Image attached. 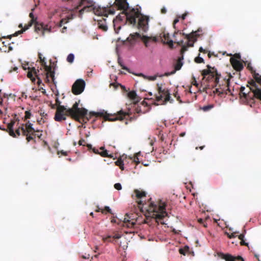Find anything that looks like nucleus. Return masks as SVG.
Listing matches in <instances>:
<instances>
[{
    "label": "nucleus",
    "instance_id": "obj_14",
    "mask_svg": "<svg viewBox=\"0 0 261 261\" xmlns=\"http://www.w3.org/2000/svg\"><path fill=\"white\" fill-rule=\"evenodd\" d=\"M109 5L111 8H116L117 10L127 11L130 9L127 0H115L113 3H109Z\"/></svg>",
    "mask_w": 261,
    "mask_h": 261
},
{
    "label": "nucleus",
    "instance_id": "obj_28",
    "mask_svg": "<svg viewBox=\"0 0 261 261\" xmlns=\"http://www.w3.org/2000/svg\"><path fill=\"white\" fill-rule=\"evenodd\" d=\"M163 37L164 40L166 41V43L168 44L171 47L173 46V41L169 39V35L168 33H164L163 35Z\"/></svg>",
    "mask_w": 261,
    "mask_h": 261
},
{
    "label": "nucleus",
    "instance_id": "obj_29",
    "mask_svg": "<svg viewBox=\"0 0 261 261\" xmlns=\"http://www.w3.org/2000/svg\"><path fill=\"white\" fill-rule=\"evenodd\" d=\"M139 75L140 76H142L144 79H145L146 80H148L149 81H155L156 79L157 76H158L157 75H155L153 76H147V75L143 74V73H140L139 74Z\"/></svg>",
    "mask_w": 261,
    "mask_h": 261
},
{
    "label": "nucleus",
    "instance_id": "obj_17",
    "mask_svg": "<svg viewBox=\"0 0 261 261\" xmlns=\"http://www.w3.org/2000/svg\"><path fill=\"white\" fill-rule=\"evenodd\" d=\"M34 10V9H32V12L29 14V17L31 18L28 24H25L23 28H22V24H20L18 27L19 28H22V29L15 33L13 35V36H17L18 35L22 33L23 32L29 29L33 25V24L37 21V17H35L34 16L33 13V11Z\"/></svg>",
    "mask_w": 261,
    "mask_h": 261
},
{
    "label": "nucleus",
    "instance_id": "obj_24",
    "mask_svg": "<svg viewBox=\"0 0 261 261\" xmlns=\"http://www.w3.org/2000/svg\"><path fill=\"white\" fill-rule=\"evenodd\" d=\"M39 112L41 118H40V119L37 120V122L39 124H41L46 122V120L47 119L48 115L47 114L45 113L44 111H42V110H40Z\"/></svg>",
    "mask_w": 261,
    "mask_h": 261
},
{
    "label": "nucleus",
    "instance_id": "obj_9",
    "mask_svg": "<svg viewBox=\"0 0 261 261\" xmlns=\"http://www.w3.org/2000/svg\"><path fill=\"white\" fill-rule=\"evenodd\" d=\"M157 90L159 95H155V100L157 102H161V104H164L170 100V94L167 89H163L161 85L157 84Z\"/></svg>",
    "mask_w": 261,
    "mask_h": 261
},
{
    "label": "nucleus",
    "instance_id": "obj_54",
    "mask_svg": "<svg viewBox=\"0 0 261 261\" xmlns=\"http://www.w3.org/2000/svg\"><path fill=\"white\" fill-rule=\"evenodd\" d=\"M187 15H188V13H185L184 14H183L181 15V19H182V20H184V19L186 18V16H187Z\"/></svg>",
    "mask_w": 261,
    "mask_h": 261
},
{
    "label": "nucleus",
    "instance_id": "obj_51",
    "mask_svg": "<svg viewBox=\"0 0 261 261\" xmlns=\"http://www.w3.org/2000/svg\"><path fill=\"white\" fill-rule=\"evenodd\" d=\"M93 152L96 154H99L100 152L97 149H96L95 148H93L92 150Z\"/></svg>",
    "mask_w": 261,
    "mask_h": 261
},
{
    "label": "nucleus",
    "instance_id": "obj_38",
    "mask_svg": "<svg viewBox=\"0 0 261 261\" xmlns=\"http://www.w3.org/2000/svg\"><path fill=\"white\" fill-rule=\"evenodd\" d=\"M213 107V106L212 105H207V106L203 107L202 108V110L203 111L206 112V111H208L210 110H211Z\"/></svg>",
    "mask_w": 261,
    "mask_h": 261
},
{
    "label": "nucleus",
    "instance_id": "obj_3",
    "mask_svg": "<svg viewBox=\"0 0 261 261\" xmlns=\"http://www.w3.org/2000/svg\"><path fill=\"white\" fill-rule=\"evenodd\" d=\"M247 87H249L251 91L245 92V87L241 86L240 88V95L241 98H244L247 103L252 107L255 103V98L261 100V85L256 83L253 80L248 82Z\"/></svg>",
    "mask_w": 261,
    "mask_h": 261
},
{
    "label": "nucleus",
    "instance_id": "obj_27",
    "mask_svg": "<svg viewBox=\"0 0 261 261\" xmlns=\"http://www.w3.org/2000/svg\"><path fill=\"white\" fill-rule=\"evenodd\" d=\"M104 147H101L99 149L101 150L99 154L102 157H109L112 158L113 157V154H109L108 151L107 150H105Z\"/></svg>",
    "mask_w": 261,
    "mask_h": 261
},
{
    "label": "nucleus",
    "instance_id": "obj_16",
    "mask_svg": "<svg viewBox=\"0 0 261 261\" xmlns=\"http://www.w3.org/2000/svg\"><path fill=\"white\" fill-rule=\"evenodd\" d=\"M85 86L84 80H77L72 86V92L75 95H79L83 92Z\"/></svg>",
    "mask_w": 261,
    "mask_h": 261
},
{
    "label": "nucleus",
    "instance_id": "obj_18",
    "mask_svg": "<svg viewBox=\"0 0 261 261\" xmlns=\"http://www.w3.org/2000/svg\"><path fill=\"white\" fill-rule=\"evenodd\" d=\"M184 60V56H181L180 57H179L178 60H177V62H176V64L175 65L174 70H173L171 72H166L164 74V75L166 76H168L170 75L171 74H174L176 71L180 70V68H181L182 65H183V62H182V60Z\"/></svg>",
    "mask_w": 261,
    "mask_h": 261
},
{
    "label": "nucleus",
    "instance_id": "obj_55",
    "mask_svg": "<svg viewBox=\"0 0 261 261\" xmlns=\"http://www.w3.org/2000/svg\"><path fill=\"white\" fill-rule=\"evenodd\" d=\"M244 235L243 234H241L239 236V239L241 241L244 240Z\"/></svg>",
    "mask_w": 261,
    "mask_h": 261
},
{
    "label": "nucleus",
    "instance_id": "obj_35",
    "mask_svg": "<svg viewBox=\"0 0 261 261\" xmlns=\"http://www.w3.org/2000/svg\"><path fill=\"white\" fill-rule=\"evenodd\" d=\"M41 73H39L38 74H36V78L37 79V84L38 86L42 84V80L41 79Z\"/></svg>",
    "mask_w": 261,
    "mask_h": 261
},
{
    "label": "nucleus",
    "instance_id": "obj_46",
    "mask_svg": "<svg viewBox=\"0 0 261 261\" xmlns=\"http://www.w3.org/2000/svg\"><path fill=\"white\" fill-rule=\"evenodd\" d=\"M85 143V140L82 139L79 141V144L80 145H83L85 146V144H84Z\"/></svg>",
    "mask_w": 261,
    "mask_h": 261
},
{
    "label": "nucleus",
    "instance_id": "obj_47",
    "mask_svg": "<svg viewBox=\"0 0 261 261\" xmlns=\"http://www.w3.org/2000/svg\"><path fill=\"white\" fill-rule=\"evenodd\" d=\"M121 236L118 233L115 234L114 236L112 237V238L114 239H118L121 238Z\"/></svg>",
    "mask_w": 261,
    "mask_h": 261
},
{
    "label": "nucleus",
    "instance_id": "obj_15",
    "mask_svg": "<svg viewBox=\"0 0 261 261\" xmlns=\"http://www.w3.org/2000/svg\"><path fill=\"white\" fill-rule=\"evenodd\" d=\"M116 9L111 8L110 5H108L107 7H98L96 9H94L95 13L97 15L103 16L108 17L109 14H114Z\"/></svg>",
    "mask_w": 261,
    "mask_h": 261
},
{
    "label": "nucleus",
    "instance_id": "obj_6",
    "mask_svg": "<svg viewBox=\"0 0 261 261\" xmlns=\"http://www.w3.org/2000/svg\"><path fill=\"white\" fill-rule=\"evenodd\" d=\"M207 69H204L201 72L203 79H205L208 82H213L215 86H217L219 83V79L221 75L219 74L215 67H211L207 65Z\"/></svg>",
    "mask_w": 261,
    "mask_h": 261
},
{
    "label": "nucleus",
    "instance_id": "obj_64",
    "mask_svg": "<svg viewBox=\"0 0 261 261\" xmlns=\"http://www.w3.org/2000/svg\"><path fill=\"white\" fill-rule=\"evenodd\" d=\"M8 44L9 45V46L8 47V51L12 50H13L12 47L10 46V43H9Z\"/></svg>",
    "mask_w": 261,
    "mask_h": 261
},
{
    "label": "nucleus",
    "instance_id": "obj_30",
    "mask_svg": "<svg viewBox=\"0 0 261 261\" xmlns=\"http://www.w3.org/2000/svg\"><path fill=\"white\" fill-rule=\"evenodd\" d=\"M127 94H128V97L131 99L135 100L137 98V94H136V92L134 91H132L129 92Z\"/></svg>",
    "mask_w": 261,
    "mask_h": 261
},
{
    "label": "nucleus",
    "instance_id": "obj_12",
    "mask_svg": "<svg viewBox=\"0 0 261 261\" xmlns=\"http://www.w3.org/2000/svg\"><path fill=\"white\" fill-rule=\"evenodd\" d=\"M43 67V73H41V75L44 77V80L46 83H50V80L53 83L55 84V71L52 70L50 66L45 65Z\"/></svg>",
    "mask_w": 261,
    "mask_h": 261
},
{
    "label": "nucleus",
    "instance_id": "obj_1",
    "mask_svg": "<svg viewBox=\"0 0 261 261\" xmlns=\"http://www.w3.org/2000/svg\"><path fill=\"white\" fill-rule=\"evenodd\" d=\"M56 112L54 119L57 122H61L66 119V116H70L74 120L81 122V120L86 123L91 118V116L96 117H102L105 120L114 121L116 120H122L126 116H128L126 112L120 110L113 114L107 113L103 111L100 112H90L88 114V111L85 108H79V102H75L72 108L67 109L64 106H61V101L58 97L56 98Z\"/></svg>",
    "mask_w": 261,
    "mask_h": 261
},
{
    "label": "nucleus",
    "instance_id": "obj_5",
    "mask_svg": "<svg viewBox=\"0 0 261 261\" xmlns=\"http://www.w3.org/2000/svg\"><path fill=\"white\" fill-rule=\"evenodd\" d=\"M145 215L146 219L154 218L157 222H159L167 216L168 214L166 212L164 204L158 205L153 202H150Z\"/></svg>",
    "mask_w": 261,
    "mask_h": 261
},
{
    "label": "nucleus",
    "instance_id": "obj_34",
    "mask_svg": "<svg viewBox=\"0 0 261 261\" xmlns=\"http://www.w3.org/2000/svg\"><path fill=\"white\" fill-rule=\"evenodd\" d=\"M188 47H189V46L187 44H184V45H182V46L181 47V49L180 50V56H184V53L188 50Z\"/></svg>",
    "mask_w": 261,
    "mask_h": 261
},
{
    "label": "nucleus",
    "instance_id": "obj_21",
    "mask_svg": "<svg viewBox=\"0 0 261 261\" xmlns=\"http://www.w3.org/2000/svg\"><path fill=\"white\" fill-rule=\"evenodd\" d=\"M230 62L233 68L237 71H240L242 70L244 68L243 63L237 59L231 58L230 59Z\"/></svg>",
    "mask_w": 261,
    "mask_h": 261
},
{
    "label": "nucleus",
    "instance_id": "obj_42",
    "mask_svg": "<svg viewBox=\"0 0 261 261\" xmlns=\"http://www.w3.org/2000/svg\"><path fill=\"white\" fill-rule=\"evenodd\" d=\"M116 165L120 167L121 165H124L122 160L121 159H118L115 162Z\"/></svg>",
    "mask_w": 261,
    "mask_h": 261
},
{
    "label": "nucleus",
    "instance_id": "obj_33",
    "mask_svg": "<svg viewBox=\"0 0 261 261\" xmlns=\"http://www.w3.org/2000/svg\"><path fill=\"white\" fill-rule=\"evenodd\" d=\"M74 59V56L72 54H70L68 55L67 58V61L68 62L70 63H72Z\"/></svg>",
    "mask_w": 261,
    "mask_h": 261
},
{
    "label": "nucleus",
    "instance_id": "obj_22",
    "mask_svg": "<svg viewBox=\"0 0 261 261\" xmlns=\"http://www.w3.org/2000/svg\"><path fill=\"white\" fill-rule=\"evenodd\" d=\"M39 73V70L36 69L35 67H32V68H29V70L27 73V76L33 83H35L36 78L34 76V75L36 77V74H38Z\"/></svg>",
    "mask_w": 261,
    "mask_h": 261
},
{
    "label": "nucleus",
    "instance_id": "obj_58",
    "mask_svg": "<svg viewBox=\"0 0 261 261\" xmlns=\"http://www.w3.org/2000/svg\"><path fill=\"white\" fill-rule=\"evenodd\" d=\"M137 202L138 205H143L144 204L143 201L142 200H141L137 201Z\"/></svg>",
    "mask_w": 261,
    "mask_h": 261
},
{
    "label": "nucleus",
    "instance_id": "obj_59",
    "mask_svg": "<svg viewBox=\"0 0 261 261\" xmlns=\"http://www.w3.org/2000/svg\"><path fill=\"white\" fill-rule=\"evenodd\" d=\"M179 21V20L178 18L175 19L173 21V25L175 27V24L177 23Z\"/></svg>",
    "mask_w": 261,
    "mask_h": 261
},
{
    "label": "nucleus",
    "instance_id": "obj_25",
    "mask_svg": "<svg viewBox=\"0 0 261 261\" xmlns=\"http://www.w3.org/2000/svg\"><path fill=\"white\" fill-rule=\"evenodd\" d=\"M134 193L136 194V197L137 199H141L146 197V193L144 191H140L136 189L134 190Z\"/></svg>",
    "mask_w": 261,
    "mask_h": 261
},
{
    "label": "nucleus",
    "instance_id": "obj_50",
    "mask_svg": "<svg viewBox=\"0 0 261 261\" xmlns=\"http://www.w3.org/2000/svg\"><path fill=\"white\" fill-rule=\"evenodd\" d=\"M240 244L241 245L248 246V244L246 243L244 240H241Z\"/></svg>",
    "mask_w": 261,
    "mask_h": 261
},
{
    "label": "nucleus",
    "instance_id": "obj_53",
    "mask_svg": "<svg viewBox=\"0 0 261 261\" xmlns=\"http://www.w3.org/2000/svg\"><path fill=\"white\" fill-rule=\"evenodd\" d=\"M86 146L88 147V150H91V149L93 150V148L92 147V145L89 144H87L86 145Z\"/></svg>",
    "mask_w": 261,
    "mask_h": 261
},
{
    "label": "nucleus",
    "instance_id": "obj_44",
    "mask_svg": "<svg viewBox=\"0 0 261 261\" xmlns=\"http://www.w3.org/2000/svg\"><path fill=\"white\" fill-rule=\"evenodd\" d=\"M40 62L41 63V64L42 67L44 66L45 65H46V62L45 61V58L44 57L41 60H40Z\"/></svg>",
    "mask_w": 261,
    "mask_h": 261
},
{
    "label": "nucleus",
    "instance_id": "obj_63",
    "mask_svg": "<svg viewBox=\"0 0 261 261\" xmlns=\"http://www.w3.org/2000/svg\"><path fill=\"white\" fill-rule=\"evenodd\" d=\"M61 153L62 154H63V155H67V152L66 151H64L63 150H62L61 151Z\"/></svg>",
    "mask_w": 261,
    "mask_h": 261
},
{
    "label": "nucleus",
    "instance_id": "obj_61",
    "mask_svg": "<svg viewBox=\"0 0 261 261\" xmlns=\"http://www.w3.org/2000/svg\"><path fill=\"white\" fill-rule=\"evenodd\" d=\"M87 8H88V7H87ZM86 9H87V7H85L84 8H83L82 9H81V10L80 11V14L83 13Z\"/></svg>",
    "mask_w": 261,
    "mask_h": 261
},
{
    "label": "nucleus",
    "instance_id": "obj_60",
    "mask_svg": "<svg viewBox=\"0 0 261 261\" xmlns=\"http://www.w3.org/2000/svg\"><path fill=\"white\" fill-rule=\"evenodd\" d=\"M38 58L39 59V60H41L43 58L42 57V55L40 53H38Z\"/></svg>",
    "mask_w": 261,
    "mask_h": 261
},
{
    "label": "nucleus",
    "instance_id": "obj_13",
    "mask_svg": "<svg viewBox=\"0 0 261 261\" xmlns=\"http://www.w3.org/2000/svg\"><path fill=\"white\" fill-rule=\"evenodd\" d=\"M229 86V80L224 79L222 81V84H220L219 87L216 89L215 92L219 95L228 94L230 92Z\"/></svg>",
    "mask_w": 261,
    "mask_h": 261
},
{
    "label": "nucleus",
    "instance_id": "obj_49",
    "mask_svg": "<svg viewBox=\"0 0 261 261\" xmlns=\"http://www.w3.org/2000/svg\"><path fill=\"white\" fill-rule=\"evenodd\" d=\"M199 51L200 52V53H206L207 52V51L206 50V49H203L202 47H200L199 49Z\"/></svg>",
    "mask_w": 261,
    "mask_h": 261
},
{
    "label": "nucleus",
    "instance_id": "obj_7",
    "mask_svg": "<svg viewBox=\"0 0 261 261\" xmlns=\"http://www.w3.org/2000/svg\"><path fill=\"white\" fill-rule=\"evenodd\" d=\"M138 38L141 39L146 47L149 46L150 41H152L154 42H156L158 41L156 37H148L146 35L141 36L140 33L136 32L130 34L129 37L127 38L126 41L128 42L130 44L132 45L135 43L136 41Z\"/></svg>",
    "mask_w": 261,
    "mask_h": 261
},
{
    "label": "nucleus",
    "instance_id": "obj_2",
    "mask_svg": "<svg viewBox=\"0 0 261 261\" xmlns=\"http://www.w3.org/2000/svg\"><path fill=\"white\" fill-rule=\"evenodd\" d=\"M15 124L14 120H11V122L7 125L8 132L9 135L13 137H16V136H19L21 135L26 137V140L28 142L31 141H33L35 142V138L36 136L40 138L42 134L37 135L36 132H38L39 130H35V129L32 127L33 124L28 121L27 123L24 124H21L18 128L16 129L15 132H14L13 126Z\"/></svg>",
    "mask_w": 261,
    "mask_h": 261
},
{
    "label": "nucleus",
    "instance_id": "obj_48",
    "mask_svg": "<svg viewBox=\"0 0 261 261\" xmlns=\"http://www.w3.org/2000/svg\"><path fill=\"white\" fill-rule=\"evenodd\" d=\"M67 22H68V21L67 20H65L64 19H61V21H60V26L62 27L63 24L67 23Z\"/></svg>",
    "mask_w": 261,
    "mask_h": 261
},
{
    "label": "nucleus",
    "instance_id": "obj_31",
    "mask_svg": "<svg viewBox=\"0 0 261 261\" xmlns=\"http://www.w3.org/2000/svg\"><path fill=\"white\" fill-rule=\"evenodd\" d=\"M87 2L88 4L90 5H92L93 2L90 0H80L79 5L76 7V9H79L80 7H81L83 5H84V3Z\"/></svg>",
    "mask_w": 261,
    "mask_h": 261
},
{
    "label": "nucleus",
    "instance_id": "obj_11",
    "mask_svg": "<svg viewBox=\"0 0 261 261\" xmlns=\"http://www.w3.org/2000/svg\"><path fill=\"white\" fill-rule=\"evenodd\" d=\"M202 32V29L199 28L196 31H192L191 33L189 34H185L184 33H180L182 36L185 37V38L188 40L187 45L189 47H193L194 43L197 41V37L200 36L199 33Z\"/></svg>",
    "mask_w": 261,
    "mask_h": 261
},
{
    "label": "nucleus",
    "instance_id": "obj_32",
    "mask_svg": "<svg viewBox=\"0 0 261 261\" xmlns=\"http://www.w3.org/2000/svg\"><path fill=\"white\" fill-rule=\"evenodd\" d=\"M118 63L123 69H124L129 72H130L129 69L127 67H126L124 65H123L122 61H121V60L120 58H118Z\"/></svg>",
    "mask_w": 261,
    "mask_h": 261
},
{
    "label": "nucleus",
    "instance_id": "obj_37",
    "mask_svg": "<svg viewBox=\"0 0 261 261\" xmlns=\"http://www.w3.org/2000/svg\"><path fill=\"white\" fill-rule=\"evenodd\" d=\"M31 115L32 114L30 111H26L25 112L24 119L27 120L30 119L31 117Z\"/></svg>",
    "mask_w": 261,
    "mask_h": 261
},
{
    "label": "nucleus",
    "instance_id": "obj_4",
    "mask_svg": "<svg viewBox=\"0 0 261 261\" xmlns=\"http://www.w3.org/2000/svg\"><path fill=\"white\" fill-rule=\"evenodd\" d=\"M139 14H140V11L137 8H131L129 10L122 11L113 20V25L115 33L118 34L121 28V25L117 26V23L119 21L124 20L125 22H128L129 24L136 25V19L139 16Z\"/></svg>",
    "mask_w": 261,
    "mask_h": 261
},
{
    "label": "nucleus",
    "instance_id": "obj_40",
    "mask_svg": "<svg viewBox=\"0 0 261 261\" xmlns=\"http://www.w3.org/2000/svg\"><path fill=\"white\" fill-rule=\"evenodd\" d=\"M198 222L201 224H202L203 225V226L204 227H207V224L205 223V220H204L203 219H202V218H199L198 219Z\"/></svg>",
    "mask_w": 261,
    "mask_h": 261
},
{
    "label": "nucleus",
    "instance_id": "obj_52",
    "mask_svg": "<svg viewBox=\"0 0 261 261\" xmlns=\"http://www.w3.org/2000/svg\"><path fill=\"white\" fill-rule=\"evenodd\" d=\"M184 43V41L183 40H180L179 41H178L177 42V44L179 45V46H181V47L182 46V45H184V44H183Z\"/></svg>",
    "mask_w": 261,
    "mask_h": 261
},
{
    "label": "nucleus",
    "instance_id": "obj_41",
    "mask_svg": "<svg viewBox=\"0 0 261 261\" xmlns=\"http://www.w3.org/2000/svg\"><path fill=\"white\" fill-rule=\"evenodd\" d=\"M105 211H107L109 213H112L111 210L109 206H106L104 208V209L101 210V212L102 213H105Z\"/></svg>",
    "mask_w": 261,
    "mask_h": 261
},
{
    "label": "nucleus",
    "instance_id": "obj_45",
    "mask_svg": "<svg viewBox=\"0 0 261 261\" xmlns=\"http://www.w3.org/2000/svg\"><path fill=\"white\" fill-rule=\"evenodd\" d=\"M112 237L111 236H108L107 237L103 238V240L104 242L108 241L111 242L110 239H111Z\"/></svg>",
    "mask_w": 261,
    "mask_h": 261
},
{
    "label": "nucleus",
    "instance_id": "obj_10",
    "mask_svg": "<svg viewBox=\"0 0 261 261\" xmlns=\"http://www.w3.org/2000/svg\"><path fill=\"white\" fill-rule=\"evenodd\" d=\"M137 18H138V21L137 22H136V25L133 26L137 27L139 30H141L144 33L147 32L149 28V17L141 14L140 12V14Z\"/></svg>",
    "mask_w": 261,
    "mask_h": 261
},
{
    "label": "nucleus",
    "instance_id": "obj_26",
    "mask_svg": "<svg viewBox=\"0 0 261 261\" xmlns=\"http://www.w3.org/2000/svg\"><path fill=\"white\" fill-rule=\"evenodd\" d=\"M106 19H103V20H99L98 21V28L103 30V31H106L108 30L107 25L106 23Z\"/></svg>",
    "mask_w": 261,
    "mask_h": 261
},
{
    "label": "nucleus",
    "instance_id": "obj_8",
    "mask_svg": "<svg viewBox=\"0 0 261 261\" xmlns=\"http://www.w3.org/2000/svg\"><path fill=\"white\" fill-rule=\"evenodd\" d=\"M142 223H146L145 220H142V218L138 216L137 214L129 215L126 214L124 219L123 226L128 228H132L134 227L137 223L140 224Z\"/></svg>",
    "mask_w": 261,
    "mask_h": 261
},
{
    "label": "nucleus",
    "instance_id": "obj_57",
    "mask_svg": "<svg viewBox=\"0 0 261 261\" xmlns=\"http://www.w3.org/2000/svg\"><path fill=\"white\" fill-rule=\"evenodd\" d=\"M179 252L180 254L185 255V252L183 249H180Z\"/></svg>",
    "mask_w": 261,
    "mask_h": 261
},
{
    "label": "nucleus",
    "instance_id": "obj_20",
    "mask_svg": "<svg viewBox=\"0 0 261 261\" xmlns=\"http://www.w3.org/2000/svg\"><path fill=\"white\" fill-rule=\"evenodd\" d=\"M221 257L226 261H244V259L241 256L234 257L229 254L221 253Z\"/></svg>",
    "mask_w": 261,
    "mask_h": 261
},
{
    "label": "nucleus",
    "instance_id": "obj_23",
    "mask_svg": "<svg viewBox=\"0 0 261 261\" xmlns=\"http://www.w3.org/2000/svg\"><path fill=\"white\" fill-rule=\"evenodd\" d=\"M35 31L36 32H39V31H42V34H44V32L45 31H48L47 25H45L43 23H40L37 21L35 22Z\"/></svg>",
    "mask_w": 261,
    "mask_h": 261
},
{
    "label": "nucleus",
    "instance_id": "obj_56",
    "mask_svg": "<svg viewBox=\"0 0 261 261\" xmlns=\"http://www.w3.org/2000/svg\"><path fill=\"white\" fill-rule=\"evenodd\" d=\"M167 11H166V9L165 8H163L162 9H161V13L162 14H165L166 13Z\"/></svg>",
    "mask_w": 261,
    "mask_h": 261
},
{
    "label": "nucleus",
    "instance_id": "obj_19",
    "mask_svg": "<svg viewBox=\"0 0 261 261\" xmlns=\"http://www.w3.org/2000/svg\"><path fill=\"white\" fill-rule=\"evenodd\" d=\"M247 68L252 73L253 79L255 80L254 81L257 84L261 85V74L260 75L259 73L255 72V70L251 66V63L248 64Z\"/></svg>",
    "mask_w": 261,
    "mask_h": 261
},
{
    "label": "nucleus",
    "instance_id": "obj_62",
    "mask_svg": "<svg viewBox=\"0 0 261 261\" xmlns=\"http://www.w3.org/2000/svg\"><path fill=\"white\" fill-rule=\"evenodd\" d=\"M234 57H236V58H238L239 59H240L241 58V56L239 55V54H235L234 55Z\"/></svg>",
    "mask_w": 261,
    "mask_h": 261
},
{
    "label": "nucleus",
    "instance_id": "obj_36",
    "mask_svg": "<svg viewBox=\"0 0 261 261\" xmlns=\"http://www.w3.org/2000/svg\"><path fill=\"white\" fill-rule=\"evenodd\" d=\"M194 61L197 63H201L204 62V60L203 58L200 57L199 56L195 58Z\"/></svg>",
    "mask_w": 261,
    "mask_h": 261
},
{
    "label": "nucleus",
    "instance_id": "obj_43",
    "mask_svg": "<svg viewBox=\"0 0 261 261\" xmlns=\"http://www.w3.org/2000/svg\"><path fill=\"white\" fill-rule=\"evenodd\" d=\"M114 188L117 190H120L122 189V187L120 184L116 183L114 185Z\"/></svg>",
    "mask_w": 261,
    "mask_h": 261
},
{
    "label": "nucleus",
    "instance_id": "obj_39",
    "mask_svg": "<svg viewBox=\"0 0 261 261\" xmlns=\"http://www.w3.org/2000/svg\"><path fill=\"white\" fill-rule=\"evenodd\" d=\"M140 154V152H138V153H137L135 156L134 157V160H133V162L136 163L137 164H138L140 162L139 161V158H138V155Z\"/></svg>",
    "mask_w": 261,
    "mask_h": 261
}]
</instances>
